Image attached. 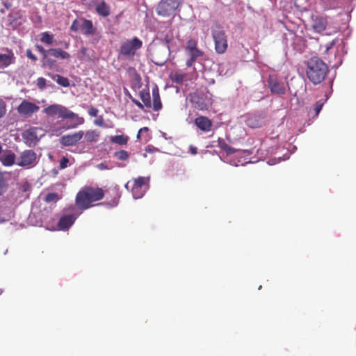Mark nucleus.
<instances>
[{"label":"nucleus","mask_w":356,"mask_h":356,"mask_svg":"<svg viewBox=\"0 0 356 356\" xmlns=\"http://www.w3.org/2000/svg\"><path fill=\"white\" fill-rule=\"evenodd\" d=\"M38 50L43 54L44 57H46L47 54L48 53V50L46 51L41 46H37Z\"/></svg>","instance_id":"nucleus-49"},{"label":"nucleus","mask_w":356,"mask_h":356,"mask_svg":"<svg viewBox=\"0 0 356 356\" xmlns=\"http://www.w3.org/2000/svg\"><path fill=\"white\" fill-rule=\"evenodd\" d=\"M70 161L67 156H63L59 162V167L61 170L66 168L68 166Z\"/></svg>","instance_id":"nucleus-34"},{"label":"nucleus","mask_w":356,"mask_h":356,"mask_svg":"<svg viewBox=\"0 0 356 356\" xmlns=\"http://www.w3.org/2000/svg\"><path fill=\"white\" fill-rule=\"evenodd\" d=\"M197 58L190 56V58L186 61V66L191 67Z\"/></svg>","instance_id":"nucleus-47"},{"label":"nucleus","mask_w":356,"mask_h":356,"mask_svg":"<svg viewBox=\"0 0 356 356\" xmlns=\"http://www.w3.org/2000/svg\"><path fill=\"white\" fill-rule=\"evenodd\" d=\"M190 56L197 58L198 57H200L202 56L203 53L201 50H200L197 47H195V49H191L188 51Z\"/></svg>","instance_id":"nucleus-30"},{"label":"nucleus","mask_w":356,"mask_h":356,"mask_svg":"<svg viewBox=\"0 0 356 356\" xmlns=\"http://www.w3.org/2000/svg\"><path fill=\"white\" fill-rule=\"evenodd\" d=\"M267 82L271 93L277 95H284L285 93L284 83L279 80L275 75H269Z\"/></svg>","instance_id":"nucleus-10"},{"label":"nucleus","mask_w":356,"mask_h":356,"mask_svg":"<svg viewBox=\"0 0 356 356\" xmlns=\"http://www.w3.org/2000/svg\"><path fill=\"white\" fill-rule=\"evenodd\" d=\"M99 110L93 106H90L88 109V114L92 117L97 116Z\"/></svg>","instance_id":"nucleus-39"},{"label":"nucleus","mask_w":356,"mask_h":356,"mask_svg":"<svg viewBox=\"0 0 356 356\" xmlns=\"http://www.w3.org/2000/svg\"><path fill=\"white\" fill-rule=\"evenodd\" d=\"M84 135L86 140L89 143H95L99 138V132L96 130H88Z\"/></svg>","instance_id":"nucleus-24"},{"label":"nucleus","mask_w":356,"mask_h":356,"mask_svg":"<svg viewBox=\"0 0 356 356\" xmlns=\"http://www.w3.org/2000/svg\"><path fill=\"white\" fill-rule=\"evenodd\" d=\"M193 103L195 104V107L197 108L200 110H204L207 108V105L204 104L203 102H201L200 101V98H198L197 101L192 100Z\"/></svg>","instance_id":"nucleus-37"},{"label":"nucleus","mask_w":356,"mask_h":356,"mask_svg":"<svg viewBox=\"0 0 356 356\" xmlns=\"http://www.w3.org/2000/svg\"><path fill=\"white\" fill-rule=\"evenodd\" d=\"M335 42L336 41L335 40H332L327 47H326V49H325V53H327L329 51V50L335 44Z\"/></svg>","instance_id":"nucleus-52"},{"label":"nucleus","mask_w":356,"mask_h":356,"mask_svg":"<svg viewBox=\"0 0 356 356\" xmlns=\"http://www.w3.org/2000/svg\"><path fill=\"white\" fill-rule=\"evenodd\" d=\"M129 98L131 99V102L136 104L139 108L143 109L144 105L140 103L138 100L134 99L132 96L129 95Z\"/></svg>","instance_id":"nucleus-42"},{"label":"nucleus","mask_w":356,"mask_h":356,"mask_svg":"<svg viewBox=\"0 0 356 356\" xmlns=\"http://www.w3.org/2000/svg\"><path fill=\"white\" fill-rule=\"evenodd\" d=\"M117 205V202H113V206Z\"/></svg>","instance_id":"nucleus-56"},{"label":"nucleus","mask_w":356,"mask_h":356,"mask_svg":"<svg viewBox=\"0 0 356 356\" xmlns=\"http://www.w3.org/2000/svg\"><path fill=\"white\" fill-rule=\"evenodd\" d=\"M172 79L175 83H181L184 79V75L181 74H175Z\"/></svg>","instance_id":"nucleus-36"},{"label":"nucleus","mask_w":356,"mask_h":356,"mask_svg":"<svg viewBox=\"0 0 356 356\" xmlns=\"http://www.w3.org/2000/svg\"><path fill=\"white\" fill-rule=\"evenodd\" d=\"M15 61V57L12 51H8V54H0V68H6Z\"/></svg>","instance_id":"nucleus-16"},{"label":"nucleus","mask_w":356,"mask_h":356,"mask_svg":"<svg viewBox=\"0 0 356 356\" xmlns=\"http://www.w3.org/2000/svg\"><path fill=\"white\" fill-rule=\"evenodd\" d=\"M26 56L32 60L35 61L37 60V57L32 53L31 50L30 49L26 51Z\"/></svg>","instance_id":"nucleus-45"},{"label":"nucleus","mask_w":356,"mask_h":356,"mask_svg":"<svg viewBox=\"0 0 356 356\" xmlns=\"http://www.w3.org/2000/svg\"><path fill=\"white\" fill-rule=\"evenodd\" d=\"M181 3L182 0H161L157 6L156 13L159 15L169 17L175 14Z\"/></svg>","instance_id":"nucleus-7"},{"label":"nucleus","mask_w":356,"mask_h":356,"mask_svg":"<svg viewBox=\"0 0 356 356\" xmlns=\"http://www.w3.org/2000/svg\"><path fill=\"white\" fill-rule=\"evenodd\" d=\"M312 29L318 33H321L326 29L327 26V18L321 15H313L312 17Z\"/></svg>","instance_id":"nucleus-14"},{"label":"nucleus","mask_w":356,"mask_h":356,"mask_svg":"<svg viewBox=\"0 0 356 356\" xmlns=\"http://www.w3.org/2000/svg\"><path fill=\"white\" fill-rule=\"evenodd\" d=\"M148 181L149 179L144 177H139L137 179H134L131 187V192L134 198H141L144 195Z\"/></svg>","instance_id":"nucleus-8"},{"label":"nucleus","mask_w":356,"mask_h":356,"mask_svg":"<svg viewBox=\"0 0 356 356\" xmlns=\"http://www.w3.org/2000/svg\"><path fill=\"white\" fill-rule=\"evenodd\" d=\"M153 103L152 107L154 111H158L162 108V103L160 98L159 90L157 86L152 89Z\"/></svg>","instance_id":"nucleus-19"},{"label":"nucleus","mask_w":356,"mask_h":356,"mask_svg":"<svg viewBox=\"0 0 356 356\" xmlns=\"http://www.w3.org/2000/svg\"><path fill=\"white\" fill-rule=\"evenodd\" d=\"M58 194L56 193H50L46 195L45 201L47 202H54L58 200Z\"/></svg>","instance_id":"nucleus-33"},{"label":"nucleus","mask_w":356,"mask_h":356,"mask_svg":"<svg viewBox=\"0 0 356 356\" xmlns=\"http://www.w3.org/2000/svg\"><path fill=\"white\" fill-rule=\"evenodd\" d=\"M49 77H51L54 81H55L58 84L63 86L68 87L70 86L69 79L66 77H64L60 74H53V73H47V74Z\"/></svg>","instance_id":"nucleus-20"},{"label":"nucleus","mask_w":356,"mask_h":356,"mask_svg":"<svg viewBox=\"0 0 356 356\" xmlns=\"http://www.w3.org/2000/svg\"><path fill=\"white\" fill-rule=\"evenodd\" d=\"M64 213L60 218L57 226L59 230L67 231L74 223L76 218L81 214L77 212L74 205H70L64 209Z\"/></svg>","instance_id":"nucleus-5"},{"label":"nucleus","mask_w":356,"mask_h":356,"mask_svg":"<svg viewBox=\"0 0 356 356\" xmlns=\"http://www.w3.org/2000/svg\"><path fill=\"white\" fill-rule=\"evenodd\" d=\"M129 184H130V181L127 182V183L125 184V188H126L127 189H129Z\"/></svg>","instance_id":"nucleus-53"},{"label":"nucleus","mask_w":356,"mask_h":356,"mask_svg":"<svg viewBox=\"0 0 356 356\" xmlns=\"http://www.w3.org/2000/svg\"><path fill=\"white\" fill-rule=\"evenodd\" d=\"M48 54L57 58L69 59L70 58L69 53L60 48L50 49L48 50Z\"/></svg>","instance_id":"nucleus-21"},{"label":"nucleus","mask_w":356,"mask_h":356,"mask_svg":"<svg viewBox=\"0 0 356 356\" xmlns=\"http://www.w3.org/2000/svg\"><path fill=\"white\" fill-rule=\"evenodd\" d=\"M328 72V67L319 58L312 57L307 63L306 74L308 79L316 85L321 83Z\"/></svg>","instance_id":"nucleus-2"},{"label":"nucleus","mask_w":356,"mask_h":356,"mask_svg":"<svg viewBox=\"0 0 356 356\" xmlns=\"http://www.w3.org/2000/svg\"><path fill=\"white\" fill-rule=\"evenodd\" d=\"M81 21V30L82 33L86 35H94L96 32V29L94 27L92 21L86 19H82Z\"/></svg>","instance_id":"nucleus-17"},{"label":"nucleus","mask_w":356,"mask_h":356,"mask_svg":"<svg viewBox=\"0 0 356 356\" xmlns=\"http://www.w3.org/2000/svg\"><path fill=\"white\" fill-rule=\"evenodd\" d=\"M40 41L44 44H52L54 41V35L49 32L41 33Z\"/></svg>","instance_id":"nucleus-27"},{"label":"nucleus","mask_w":356,"mask_h":356,"mask_svg":"<svg viewBox=\"0 0 356 356\" xmlns=\"http://www.w3.org/2000/svg\"><path fill=\"white\" fill-rule=\"evenodd\" d=\"M128 136L124 135H118L112 136L111 138V141L118 145H126L128 142Z\"/></svg>","instance_id":"nucleus-26"},{"label":"nucleus","mask_w":356,"mask_h":356,"mask_svg":"<svg viewBox=\"0 0 356 356\" xmlns=\"http://www.w3.org/2000/svg\"><path fill=\"white\" fill-rule=\"evenodd\" d=\"M36 86L40 90H44L47 86L46 79L43 77L38 78L36 80Z\"/></svg>","instance_id":"nucleus-31"},{"label":"nucleus","mask_w":356,"mask_h":356,"mask_svg":"<svg viewBox=\"0 0 356 356\" xmlns=\"http://www.w3.org/2000/svg\"><path fill=\"white\" fill-rule=\"evenodd\" d=\"M94 123L95 125L99 126V127H104V120L103 116L100 115L99 116L95 121Z\"/></svg>","instance_id":"nucleus-38"},{"label":"nucleus","mask_w":356,"mask_h":356,"mask_svg":"<svg viewBox=\"0 0 356 356\" xmlns=\"http://www.w3.org/2000/svg\"><path fill=\"white\" fill-rule=\"evenodd\" d=\"M335 42L336 41L335 40H332L327 47H326V49H325V53H327L329 51V50L335 44Z\"/></svg>","instance_id":"nucleus-51"},{"label":"nucleus","mask_w":356,"mask_h":356,"mask_svg":"<svg viewBox=\"0 0 356 356\" xmlns=\"http://www.w3.org/2000/svg\"><path fill=\"white\" fill-rule=\"evenodd\" d=\"M40 107L35 103L24 99L17 106L18 113L25 118L31 117L33 113H37Z\"/></svg>","instance_id":"nucleus-9"},{"label":"nucleus","mask_w":356,"mask_h":356,"mask_svg":"<svg viewBox=\"0 0 356 356\" xmlns=\"http://www.w3.org/2000/svg\"><path fill=\"white\" fill-rule=\"evenodd\" d=\"M140 98L147 108L152 107L151 98L149 90L143 89L139 92Z\"/></svg>","instance_id":"nucleus-23"},{"label":"nucleus","mask_w":356,"mask_h":356,"mask_svg":"<svg viewBox=\"0 0 356 356\" xmlns=\"http://www.w3.org/2000/svg\"><path fill=\"white\" fill-rule=\"evenodd\" d=\"M211 35L214 42V49L217 54H222L228 48L227 36L222 26L218 24L211 27Z\"/></svg>","instance_id":"nucleus-4"},{"label":"nucleus","mask_w":356,"mask_h":356,"mask_svg":"<svg viewBox=\"0 0 356 356\" xmlns=\"http://www.w3.org/2000/svg\"><path fill=\"white\" fill-rule=\"evenodd\" d=\"M6 104L2 100H0V118L6 113Z\"/></svg>","instance_id":"nucleus-41"},{"label":"nucleus","mask_w":356,"mask_h":356,"mask_svg":"<svg viewBox=\"0 0 356 356\" xmlns=\"http://www.w3.org/2000/svg\"><path fill=\"white\" fill-rule=\"evenodd\" d=\"M197 46V42L196 40L190 39L186 43V50L188 51L191 49H195Z\"/></svg>","instance_id":"nucleus-32"},{"label":"nucleus","mask_w":356,"mask_h":356,"mask_svg":"<svg viewBox=\"0 0 356 356\" xmlns=\"http://www.w3.org/2000/svg\"><path fill=\"white\" fill-rule=\"evenodd\" d=\"M189 149H190V152L193 154V155H195L197 154V149L196 147L193 146V145H190L189 147Z\"/></svg>","instance_id":"nucleus-50"},{"label":"nucleus","mask_w":356,"mask_h":356,"mask_svg":"<svg viewBox=\"0 0 356 356\" xmlns=\"http://www.w3.org/2000/svg\"><path fill=\"white\" fill-rule=\"evenodd\" d=\"M79 29H81V26H79L77 19H74L70 26L71 31H77Z\"/></svg>","instance_id":"nucleus-40"},{"label":"nucleus","mask_w":356,"mask_h":356,"mask_svg":"<svg viewBox=\"0 0 356 356\" xmlns=\"http://www.w3.org/2000/svg\"><path fill=\"white\" fill-rule=\"evenodd\" d=\"M115 156L120 161H125L128 159L129 154L125 150H120L115 153Z\"/></svg>","instance_id":"nucleus-29"},{"label":"nucleus","mask_w":356,"mask_h":356,"mask_svg":"<svg viewBox=\"0 0 356 356\" xmlns=\"http://www.w3.org/2000/svg\"><path fill=\"white\" fill-rule=\"evenodd\" d=\"M15 154L9 153L0 156V161L4 166H11L15 163Z\"/></svg>","instance_id":"nucleus-22"},{"label":"nucleus","mask_w":356,"mask_h":356,"mask_svg":"<svg viewBox=\"0 0 356 356\" xmlns=\"http://www.w3.org/2000/svg\"><path fill=\"white\" fill-rule=\"evenodd\" d=\"M5 175V172H0V195H3L8 188V184L6 183Z\"/></svg>","instance_id":"nucleus-28"},{"label":"nucleus","mask_w":356,"mask_h":356,"mask_svg":"<svg viewBox=\"0 0 356 356\" xmlns=\"http://www.w3.org/2000/svg\"><path fill=\"white\" fill-rule=\"evenodd\" d=\"M97 168L100 170H107L108 168L106 163H100L97 165Z\"/></svg>","instance_id":"nucleus-48"},{"label":"nucleus","mask_w":356,"mask_h":356,"mask_svg":"<svg viewBox=\"0 0 356 356\" xmlns=\"http://www.w3.org/2000/svg\"><path fill=\"white\" fill-rule=\"evenodd\" d=\"M2 152V147L0 145V154Z\"/></svg>","instance_id":"nucleus-55"},{"label":"nucleus","mask_w":356,"mask_h":356,"mask_svg":"<svg viewBox=\"0 0 356 356\" xmlns=\"http://www.w3.org/2000/svg\"><path fill=\"white\" fill-rule=\"evenodd\" d=\"M104 191L102 188L84 186L76 194V206L81 211L86 210L92 206L93 202L103 199Z\"/></svg>","instance_id":"nucleus-1"},{"label":"nucleus","mask_w":356,"mask_h":356,"mask_svg":"<svg viewBox=\"0 0 356 356\" xmlns=\"http://www.w3.org/2000/svg\"><path fill=\"white\" fill-rule=\"evenodd\" d=\"M137 80H138V81L139 83L140 82L141 79H140V76L139 75H137Z\"/></svg>","instance_id":"nucleus-54"},{"label":"nucleus","mask_w":356,"mask_h":356,"mask_svg":"<svg viewBox=\"0 0 356 356\" xmlns=\"http://www.w3.org/2000/svg\"><path fill=\"white\" fill-rule=\"evenodd\" d=\"M31 188V185L27 182H24L22 185H21V191H22L23 192H26V191H29Z\"/></svg>","instance_id":"nucleus-43"},{"label":"nucleus","mask_w":356,"mask_h":356,"mask_svg":"<svg viewBox=\"0 0 356 356\" xmlns=\"http://www.w3.org/2000/svg\"><path fill=\"white\" fill-rule=\"evenodd\" d=\"M143 46V42L134 37L130 40L123 41L120 47V54L123 56L132 59L136 54V51Z\"/></svg>","instance_id":"nucleus-6"},{"label":"nucleus","mask_w":356,"mask_h":356,"mask_svg":"<svg viewBox=\"0 0 356 356\" xmlns=\"http://www.w3.org/2000/svg\"><path fill=\"white\" fill-rule=\"evenodd\" d=\"M83 131H79L72 134L64 135L60 138V143L64 146L76 145L83 137Z\"/></svg>","instance_id":"nucleus-13"},{"label":"nucleus","mask_w":356,"mask_h":356,"mask_svg":"<svg viewBox=\"0 0 356 356\" xmlns=\"http://www.w3.org/2000/svg\"><path fill=\"white\" fill-rule=\"evenodd\" d=\"M194 123L198 129L204 132L211 131L213 125L211 120L205 116L196 118L194 120Z\"/></svg>","instance_id":"nucleus-15"},{"label":"nucleus","mask_w":356,"mask_h":356,"mask_svg":"<svg viewBox=\"0 0 356 356\" xmlns=\"http://www.w3.org/2000/svg\"><path fill=\"white\" fill-rule=\"evenodd\" d=\"M218 146L220 149H223L227 154H232L235 152V149L233 147L228 145L225 140L222 138H219L218 139Z\"/></svg>","instance_id":"nucleus-25"},{"label":"nucleus","mask_w":356,"mask_h":356,"mask_svg":"<svg viewBox=\"0 0 356 356\" xmlns=\"http://www.w3.org/2000/svg\"><path fill=\"white\" fill-rule=\"evenodd\" d=\"M42 111L49 117L57 116L62 119L75 120L76 124L72 126V128H74L77 125L82 124L84 122L83 118L79 117L77 114L60 104H51L44 108Z\"/></svg>","instance_id":"nucleus-3"},{"label":"nucleus","mask_w":356,"mask_h":356,"mask_svg":"<svg viewBox=\"0 0 356 356\" xmlns=\"http://www.w3.org/2000/svg\"><path fill=\"white\" fill-rule=\"evenodd\" d=\"M324 104V102L320 100L316 102L314 105L315 115L317 116L321 112Z\"/></svg>","instance_id":"nucleus-35"},{"label":"nucleus","mask_w":356,"mask_h":356,"mask_svg":"<svg viewBox=\"0 0 356 356\" xmlns=\"http://www.w3.org/2000/svg\"><path fill=\"white\" fill-rule=\"evenodd\" d=\"M88 49L85 47H83L81 49V54L83 56L87 58V59L90 60V56L88 54Z\"/></svg>","instance_id":"nucleus-44"},{"label":"nucleus","mask_w":356,"mask_h":356,"mask_svg":"<svg viewBox=\"0 0 356 356\" xmlns=\"http://www.w3.org/2000/svg\"><path fill=\"white\" fill-rule=\"evenodd\" d=\"M2 293V290L0 289V295Z\"/></svg>","instance_id":"nucleus-57"},{"label":"nucleus","mask_w":356,"mask_h":356,"mask_svg":"<svg viewBox=\"0 0 356 356\" xmlns=\"http://www.w3.org/2000/svg\"><path fill=\"white\" fill-rule=\"evenodd\" d=\"M38 131H42L39 127H31L22 134L24 143L29 147L35 145L40 140Z\"/></svg>","instance_id":"nucleus-12"},{"label":"nucleus","mask_w":356,"mask_h":356,"mask_svg":"<svg viewBox=\"0 0 356 356\" xmlns=\"http://www.w3.org/2000/svg\"><path fill=\"white\" fill-rule=\"evenodd\" d=\"M37 155L31 149H27L22 152L17 165L22 167L34 165L36 163Z\"/></svg>","instance_id":"nucleus-11"},{"label":"nucleus","mask_w":356,"mask_h":356,"mask_svg":"<svg viewBox=\"0 0 356 356\" xmlns=\"http://www.w3.org/2000/svg\"><path fill=\"white\" fill-rule=\"evenodd\" d=\"M148 131H149L148 127H143V128L140 129L138 132V134H137V138L140 140L141 137H142V133L145 132V131L147 132Z\"/></svg>","instance_id":"nucleus-46"},{"label":"nucleus","mask_w":356,"mask_h":356,"mask_svg":"<svg viewBox=\"0 0 356 356\" xmlns=\"http://www.w3.org/2000/svg\"><path fill=\"white\" fill-rule=\"evenodd\" d=\"M95 10L99 15L102 17H108L111 14V7L104 0L96 5Z\"/></svg>","instance_id":"nucleus-18"}]
</instances>
